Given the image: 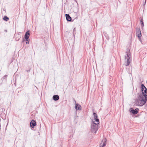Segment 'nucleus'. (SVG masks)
Returning <instances> with one entry per match:
<instances>
[{
  "label": "nucleus",
  "mask_w": 147,
  "mask_h": 147,
  "mask_svg": "<svg viewBox=\"0 0 147 147\" xmlns=\"http://www.w3.org/2000/svg\"><path fill=\"white\" fill-rule=\"evenodd\" d=\"M30 125L32 128H34L36 125V122L34 120L32 119L30 122Z\"/></svg>",
  "instance_id": "0eeeda50"
},
{
  "label": "nucleus",
  "mask_w": 147,
  "mask_h": 147,
  "mask_svg": "<svg viewBox=\"0 0 147 147\" xmlns=\"http://www.w3.org/2000/svg\"><path fill=\"white\" fill-rule=\"evenodd\" d=\"M104 35L105 36V37H106V38L107 39H109V36L108 35V34H107L106 33H105V34H104Z\"/></svg>",
  "instance_id": "f3484780"
},
{
  "label": "nucleus",
  "mask_w": 147,
  "mask_h": 147,
  "mask_svg": "<svg viewBox=\"0 0 147 147\" xmlns=\"http://www.w3.org/2000/svg\"><path fill=\"white\" fill-rule=\"evenodd\" d=\"M143 92V94L142 93L138 94V96L137 99L135 100L136 105L140 106L144 105L146 103L147 100V89L145 88Z\"/></svg>",
  "instance_id": "f257e3e1"
},
{
  "label": "nucleus",
  "mask_w": 147,
  "mask_h": 147,
  "mask_svg": "<svg viewBox=\"0 0 147 147\" xmlns=\"http://www.w3.org/2000/svg\"><path fill=\"white\" fill-rule=\"evenodd\" d=\"M75 103H76L75 108L76 110H79L82 109L81 106L78 103H76V102L75 100H74Z\"/></svg>",
  "instance_id": "6e6552de"
},
{
  "label": "nucleus",
  "mask_w": 147,
  "mask_h": 147,
  "mask_svg": "<svg viewBox=\"0 0 147 147\" xmlns=\"http://www.w3.org/2000/svg\"><path fill=\"white\" fill-rule=\"evenodd\" d=\"M75 19H78V17L77 16L76 17V18H75Z\"/></svg>",
  "instance_id": "aec40b11"
},
{
  "label": "nucleus",
  "mask_w": 147,
  "mask_h": 147,
  "mask_svg": "<svg viewBox=\"0 0 147 147\" xmlns=\"http://www.w3.org/2000/svg\"><path fill=\"white\" fill-rule=\"evenodd\" d=\"M139 109L136 108L135 109H134L133 108H131L129 109L130 112L133 115H136L137 114L138 112Z\"/></svg>",
  "instance_id": "39448f33"
},
{
  "label": "nucleus",
  "mask_w": 147,
  "mask_h": 147,
  "mask_svg": "<svg viewBox=\"0 0 147 147\" xmlns=\"http://www.w3.org/2000/svg\"><path fill=\"white\" fill-rule=\"evenodd\" d=\"M17 37L16 38V39L17 41H18L21 37V35L18 34L17 35Z\"/></svg>",
  "instance_id": "4468645a"
},
{
  "label": "nucleus",
  "mask_w": 147,
  "mask_h": 147,
  "mask_svg": "<svg viewBox=\"0 0 147 147\" xmlns=\"http://www.w3.org/2000/svg\"><path fill=\"white\" fill-rule=\"evenodd\" d=\"M65 17L67 21L70 22L71 20V18L68 14H65Z\"/></svg>",
  "instance_id": "9d476101"
},
{
  "label": "nucleus",
  "mask_w": 147,
  "mask_h": 147,
  "mask_svg": "<svg viewBox=\"0 0 147 147\" xmlns=\"http://www.w3.org/2000/svg\"><path fill=\"white\" fill-rule=\"evenodd\" d=\"M106 144V141H104L103 143H101L100 145V147H104Z\"/></svg>",
  "instance_id": "ddd939ff"
},
{
  "label": "nucleus",
  "mask_w": 147,
  "mask_h": 147,
  "mask_svg": "<svg viewBox=\"0 0 147 147\" xmlns=\"http://www.w3.org/2000/svg\"><path fill=\"white\" fill-rule=\"evenodd\" d=\"M99 123H95L94 121H92L91 123V132L93 133H96L98 129V124Z\"/></svg>",
  "instance_id": "7ed1b4c3"
},
{
  "label": "nucleus",
  "mask_w": 147,
  "mask_h": 147,
  "mask_svg": "<svg viewBox=\"0 0 147 147\" xmlns=\"http://www.w3.org/2000/svg\"><path fill=\"white\" fill-rule=\"evenodd\" d=\"M53 100L55 101H57L59 99V96L58 95H54L53 96Z\"/></svg>",
  "instance_id": "9b49d317"
},
{
  "label": "nucleus",
  "mask_w": 147,
  "mask_h": 147,
  "mask_svg": "<svg viewBox=\"0 0 147 147\" xmlns=\"http://www.w3.org/2000/svg\"><path fill=\"white\" fill-rule=\"evenodd\" d=\"M136 34H137V36L139 38H140L141 36V33L140 28H137V29Z\"/></svg>",
  "instance_id": "423d86ee"
},
{
  "label": "nucleus",
  "mask_w": 147,
  "mask_h": 147,
  "mask_svg": "<svg viewBox=\"0 0 147 147\" xmlns=\"http://www.w3.org/2000/svg\"><path fill=\"white\" fill-rule=\"evenodd\" d=\"M4 31L6 32H7V30H5Z\"/></svg>",
  "instance_id": "412c9836"
},
{
  "label": "nucleus",
  "mask_w": 147,
  "mask_h": 147,
  "mask_svg": "<svg viewBox=\"0 0 147 147\" xmlns=\"http://www.w3.org/2000/svg\"><path fill=\"white\" fill-rule=\"evenodd\" d=\"M141 92H142L141 93H143V91L144 90V89H145V88H146L145 86L143 84H142L141 85Z\"/></svg>",
  "instance_id": "f8f14e48"
},
{
  "label": "nucleus",
  "mask_w": 147,
  "mask_h": 147,
  "mask_svg": "<svg viewBox=\"0 0 147 147\" xmlns=\"http://www.w3.org/2000/svg\"><path fill=\"white\" fill-rule=\"evenodd\" d=\"M7 75H5L4 76V78H5H5H6V77H7Z\"/></svg>",
  "instance_id": "6ab92c4d"
},
{
  "label": "nucleus",
  "mask_w": 147,
  "mask_h": 147,
  "mask_svg": "<svg viewBox=\"0 0 147 147\" xmlns=\"http://www.w3.org/2000/svg\"><path fill=\"white\" fill-rule=\"evenodd\" d=\"M75 28H75L74 29V30H73V34H74V33L75 32Z\"/></svg>",
  "instance_id": "a211bd4d"
},
{
  "label": "nucleus",
  "mask_w": 147,
  "mask_h": 147,
  "mask_svg": "<svg viewBox=\"0 0 147 147\" xmlns=\"http://www.w3.org/2000/svg\"><path fill=\"white\" fill-rule=\"evenodd\" d=\"M30 31L28 30L26 32L24 37V38H23V41L24 42L25 40L26 41V43L27 44H29V41H28V39L30 36Z\"/></svg>",
  "instance_id": "20e7f679"
},
{
  "label": "nucleus",
  "mask_w": 147,
  "mask_h": 147,
  "mask_svg": "<svg viewBox=\"0 0 147 147\" xmlns=\"http://www.w3.org/2000/svg\"><path fill=\"white\" fill-rule=\"evenodd\" d=\"M140 23L142 26L143 27L144 26L143 20L142 19H141L140 20Z\"/></svg>",
  "instance_id": "dca6fc26"
},
{
  "label": "nucleus",
  "mask_w": 147,
  "mask_h": 147,
  "mask_svg": "<svg viewBox=\"0 0 147 147\" xmlns=\"http://www.w3.org/2000/svg\"><path fill=\"white\" fill-rule=\"evenodd\" d=\"M126 53L127 55L125 56V59L126 60L125 61V66H127L129 65L131 61V57L129 50L126 52Z\"/></svg>",
  "instance_id": "f03ea898"
},
{
  "label": "nucleus",
  "mask_w": 147,
  "mask_h": 147,
  "mask_svg": "<svg viewBox=\"0 0 147 147\" xmlns=\"http://www.w3.org/2000/svg\"><path fill=\"white\" fill-rule=\"evenodd\" d=\"M93 115L94 116V119L95 120V121L98 122V123H99V119L98 118V116L97 114L95 113H93Z\"/></svg>",
  "instance_id": "1a4fd4ad"
},
{
  "label": "nucleus",
  "mask_w": 147,
  "mask_h": 147,
  "mask_svg": "<svg viewBox=\"0 0 147 147\" xmlns=\"http://www.w3.org/2000/svg\"><path fill=\"white\" fill-rule=\"evenodd\" d=\"M3 20L5 21H7L9 20V18L7 16H5L4 17Z\"/></svg>",
  "instance_id": "2eb2a0df"
},
{
  "label": "nucleus",
  "mask_w": 147,
  "mask_h": 147,
  "mask_svg": "<svg viewBox=\"0 0 147 147\" xmlns=\"http://www.w3.org/2000/svg\"><path fill=\"white\" fill-rule=\"evenodd\" d=\"M146 0H145V3H146Z\"/></svg>",
  "instance_id": "4be33fe9"
}]
</instances>
